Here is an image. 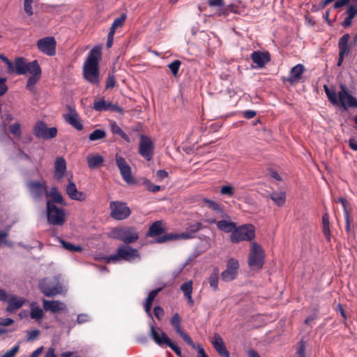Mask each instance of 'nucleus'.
<instances>
[{
    "label": "nucleus",
    "instance_id": "obj_1",
    "mask_svg": "<svg viewBox=\"0 0 357 357\" xmlns=\"http://www.w3.org/2000/svg\"><path fill=\"white\" fill-rule=\"evenodd\" d=\"M340 91L337 94L335 90L331 89L327 85L324 86V89L329 102L333 105H340L344 109L348 107L357 108V98L350 94L345 84L340 85Z\"/></svg>",
    "mask_w": 357,
    "mask_h": 357
},
{
    "label": "nucleus",
    "instance_id": "obj_47",
    "mask_svg": "<svg viewBox=\"0 0 357 357\" xmlns=\"http://www.w3.org/2000/svg\"><path fill=\"white\" fill-rule=\"evenodd\" d=\"M181 64V62L179 60H174L168 65V68L174 76L178 74Z\"/></svg>",
    "mask_w": 357,
    "mask_h": 357
},
{
    "label": "nucleus",
    "instance_id": "obj_58",
    "mask_svg": "<svg viewBox=\"0 0 357 357\" xmlns=\"http://www.w3.org/2000/svg\"><path fill=\"white\" fill-rule=\"evenodd\" d=\"M322 231L328 241H331L330 225H322Z\"/></svg>",
    "mask_w": 357,
    "mask_h": 357
},
{
    "label": "nucleus",
    "instance_id": "obj_50",
    "mask_svg": "<svg viewBox=\"0 0 357 357\" xmlns=\"http://www.w3.org/2000/svg\"><path fill=\"white\" fill-rule=\"evenodd\" d=\"M144 184L146 186L147 190L151 192H158L161 187L160 185L153 184L149 180L146 179L144 181Z\"/></svg>",
    "mask_w": 357,
    "mask_h": 357
},
{
    "label": "nucleus",
    "instance_id": "obj_25",
    "mask_svg": "<svg viewBox=\"0 0 357 357\" xmlns=\"http://www.w3.org/2000/svg\"><path fill=\"white\" fill-rule=\"evenodd\" d=\"M33 69L29 73L31 75L28 78L26 82V89L29 91H33L34 85L38 82L41 77L42 70L40 66H38L35 64L33 65Z\"/></svg>",
    "mask_w": 357,
    "mask_h": 357
},
{
    "label": "nucleus",
    "instance_id": "obj_5",
    "mask_svg": "<svg viewBox=\"0 0 357 357\" xmlns=\"http://www.w3.org/2000/svg\"><path fill=\"white\" fill-rule=\"evenodd\" d=\"M153 324V323L149 324V335L151 339L159 346L166 344L170 347L178 357H183L181 349L171 340L165 332L162 331L160 328L154 326Z\"/></svg>",
    "mask_w": 357,
    "mask_h": 357
},
{
    "label": "nucleus",
    "instance_id": "obj_53",
    "mask_svg": "<svg viewBox=\"0 0 357 357\" xmlns=\"http://www.w3.org/2000/svg\"><path fill=\"white\" fill-rule=\"evenodd\" d=\"M6 80L5 77H0V96H3L8 89L6 84Z\"/></svg>",
    "mask_w": 357,
    "mask_h": 357
},
{
    "label": "nucleus",
    "instance_id": "obj_28",
    "mask_svg": "<svg viewBox=\"0 0 357 357\" xmlns=\"http://www.w3.org/2000/svg\"><path fill=\"white\" fill-rule=\"evenodd\" d=\"M165 227L163 226L162 222L158 220L151 225L146 233V236L149 237H156V239L161 236V234L165 232ZM163 235H162V236Z\"/></svg>",
    "mask_w": 357,
    "mask_h": 357
},
{
    "label": "nucleus",
    "instance_id": "obj_14",
    "mask_svg": "<svg viewBox=\"0 0 357 357\" xmlns=\"http://www.w3.org/2000/svg\"><path fill=\"white\" fill-rule=\"evenodd\" d=\"M347 5V17L342 23L344 27L349 26L352 19L357 15V0H338L334 4V8H340Z\"/></svg>",
    "mask_w": 357,
    "mask_h": 357
},
{
    "label": "nucleus",
    "instance_id": "obj_8",
    "mask_svg": "<svg viewBox=\"0 0 357 357\" xmlns=\"http://www.w3.org/2000/svg\"><path fill=\"white\" fill-rule=\"evenodd\" d=\"M46 214L49 224L52 225H63L66 220L65 209L59 208L50 202H46Z\"/></svg>",
    "mask_w": 357,
    "mask_h": 357
},
{
    "label": "nucleus",
    "instance_id": "obj_27",
    "mask_svg": "<svg viewBox=\"0 0 357 357\" xmlns=\"http://www.w3.org/2000/svg\"><path fill=\"white\" fill-rule=\"evenodd\" d=\"M46 197L50 198V199H47V202H52V204L55 205L56 204H58L63 206L66 205L62 195L59 192L56 187H52L50 192L47 191Z\"/></svg>",
    "mask_w": 357,
    "mask_h": 357
},
{
    "label": "nucleus",
    "instance_id": "obj_54",
    "mask_svg": "<svg viewBox=\"0 0 357 357\" xmlns=\"http://www.w3.org/2000/svg\"><path fill=\"white\" fill-rule=\"evenodd\" d=\"M208 4L211 7H218L223 8L225 6L224 0H208Z\"/></svg>",
    "mask_w": 357,
    "mask_h": 357
},
{
    "label": "nucleus",
    "instance_id": "obj_15",
    "mask_svg": "<svg viewBox=\"0 0 357 357\" xmlns=\"http://www.w3.org/2000/svg\"><path fill=\"white\" fill-rule=\"evenodd\" d=\"M38 287L40 291L46 296L52 297L62 291L61 284L57 282L54 283L49 278H44L39 282Z\"/></svg>",
    "mask_w": 357,
    "mask_h": 357
},
{
    "label": "nucleus",
    "instance_id": "obj_38",
    "mask_svg": "<svg viewBox=\"0 0 357 357\" xmlns=\"http://www.w3.org/2000/svg\"><path fill=\"white\" fill-rule=\"evenodd\" d=\"M218 281H219V269L218 267H214L211 274L208 278V282L211 288L216 291L218 289Z\"/></svg>",
    "mask_w": 357,
    "mask_h": 357
},
{
    "label": "nucleus",
    "instance_id": "obj_19",
    "mask_svg": "<svg viewBox=\"0 0 357 357\" xmlns=\"http://www.w3.org/2000/svg\"><path fill=\"white\" fill-rule=\"evenodd\" d=\"M67 109L68 112L63 115V119L76 130H82L83 124L75 109L69 105H67Z\"/></svg>",
    "mask_w": 357,
    "mask_h": 357
},
{
    "label": "nucleus",
    "instance_id": "obj_10",
    "mask_svg": "<svg viewBox=\"0 0 357 357\" xmlns=\"http://www.w3.org/2000/svg\"><path fill=\"white\" fill-rule=\"evenodd\" d=\"M33 133L38 139L47 140L53 139L56 136L57 128L56 127L47 128L45 122L38 121L33 128Z\"/></svg>",
    "mask_w": 357,
    "mask_h": 357
},
{
    "label": "nucleus",
    "instance_id": "obj_41",
    "mask_svg": "<svg viewBox=\"0 0 357 357\" xmlns=\"http://www.w3.org/2000/svg\"><path fill=\"white\" fill-rule=\"evenodd\" d=\"M170 323L177 333L183 331L181 326V318L178 313L176 312L172 316Z\"/></svg>",
    "mask_w": 357,
    "mask_h": 357
},
{
    "label": "nucleus",
    "instance_id": "obj_17",
    "mask_svg": "<svg viewBox=\"0 0 357 357\" xmlns=\"http://www.w3.org/2000/svg\"><path fill=\"white\" fill-rule=\"evenodd\" d=\"M38 50L47 56L56 54V42L54 37L48 36L39 39L36 43Z\"/></svg>",
    "mask_w": 357,
    "mask_h": 357
},
{
    "label": "nucleus",
    "instance_id": "obj_24",
    "mask_svg": "<svg viewBox=\"0 0 357 357\" xmlns=\"http://www.w3.org/2000/svg\"><path fill=\"white\" fill-rule=\"evenodd\" d=\"M250 58L259 68H263L271 61V55L268 52L254 51Z\"/></svg>",
    "mask_w": 357,
    "mask_h": 357
},
{
    "label": "nucleus",
    "instance_id": "obj_59",
    "mask_svg": "<svg viewBox=\"0 0 357 357\" xmlns=\"http://www.w3.org/2000/svg\"><path fill=\"white\" fill-rule=\"evenodd\" d=\"M155 317L159 320L164 315V310L160 306H155L153 309Z\"/></svg>",
    "mask_w": 357,
    "mask_h": 357
},
{
    "label": "nucleus",
    "instance_id": "obj_56",
    "mask_svg": "<svg viewBox=\"0 0 357 357\" xmlns=\"http://www.w3.org/2000/svg\"><path fill=\"white\" fill-rule=\"evenodd\" d=\"M168 176V173L164 169H159L155 174L156 181H161Z\"/></svg>",
    "mask_w": 357,
    "mask_h": 357
},
{
    "label": "nucleus",
    "instance_id": "obj_21",
    "mask_svg": "<svg viewBox=\"0 0 357 357\" xmlns=\"http://www.w3.org/2000/svg\"><path fill=\"white\" fill-rule=\"evenodd\" d=\"M192 238H194V236L191 235L188 231L185 230L181 234H165L162 236H159L157 239H155V242L158 243H163L170 241H175L178 239H190Z\"/></svg>",
    "mask_w": 357,
    "mask_h": 357
},
{
    "label": "nucleus",
    "instance_id": "obj_39",
    "mask_svg": "<svg viewBox=\"0 0 357 357\" xmlns=\"http://www.w3.org/2000/svg\"><path fill=\"white\" fill-rule=\"evenodd\" d=\"M44 313L43 310L37 305L36 303L31 304L30 317L33 319L40 321L43 318Z\"/></svg>",
    "mask_w": 357,
    "mask_h": 357
},
{
    "label": "nucleus",
    "instance_id": "obj_7",
    "mask_svg": "<svg viewBox=\"0 0 357 357\" xmlns=\"http://www.w3.org/2000/svg\"><path fill=\"white\" fill-rule=\"evenodd\" d=\"M265 262L264 251L258 243L252 242L248 257V266L252 270H260Z\"/></svg>",
    "mask_w": 357,
    "mask_h": 357
},
{
    "label": "nucleus",
    "instance_id": "obj_64",
    "mask_svg": "<svg viewBox=\"0 0 357 357\" xmlns=\"http://www.w3.org/2000/svg\"><path fill=\"white\" fill-rule=\"evenodd\" d=\"M196 349H197V357H208L201 344H197Z\"/></svg>",
    "mask_w": 357,
    "mask_h": 357
},
{
    "label": "nucleus",
    "instance_id": "obj_31",
    "mask_svg": "<svg viewBox=\"0 0 357 357\" xmlns=\"http://www.w3.org/2000/svg\"><path fill=\"white\" fill-rule=\"evenodd\" d=\"M26 299L23 298H17L15 295H12L7 301L8 306L6 311L8 312H13L14 311L20 309L25 303Z\"/></svg>",
    "mask_w": 357,
    "mask_h": 357
},
{
    "label": "nucleus",
    "instance_id": "obj_13",
    "mask_svg": "<svg viewBox=\"0 0 357 357\" xmlns=\"http://www.w3.org/2000/svg\"><path fill=\"white\" fill-rule=\"evenodd\" d=\"M37 66L39 65L37 60H33L31 62H27L26 59L24 57L18 56L15 59L13 62V69L8 71L9 74L15 73L18 75H26L33 69V65Z\"/></svg>",
    "mask_w": 357,
    "mask_h": 357
},
{
    "label": "nucleus",
    "instance_id": "obj_16",
    "mask_svg": "<svg viewBox=\"0 0 357 357\" xmlns=\"http://www.w3.org/2000/svg\"><path fill=\"white\" fill-rule=\"evenodd\" d=\"M239 270L238 261L234 258H229L226 264V269L221 273V280L229 282L236 279Z\"/></svg>",
    "mask_w": 357,
    "mask_h": 357
},
{
    "label": "nucleus",
    "instance_id": "obj_57",
    "mask_svg": "<svg viewBox=\"0 0 357 357\" xmlns=\"http://www.w3.org/2000/svg\"><path fill=\"white\" fill-rule=\"evenodd\" d=\"M8 233L6 231H0V246L2 245H11V243L6 240Z\"/></svg>",
    "mask_w": 357,
    "mask_h": 357
},
{
    "label": "nucleus",
    "instance_id": "obj_46",
    "mask_svg": "<svg viewBox=\"0 0 357 357\" xmlns=\"http://www.w3.org/2000/svg\"><path fill=\"white\" fill-rule=\"evenodd\" d=\"M202 223L199 222H197L195 224L189 225L186 230L190 232L191 235H192L194 237L195 236L196 233H197L202 228Z\"/></svg>",
    "mask_w": 357,
    "mask_h": 357
},
{
    "label": "nucleus",
    "instance_id": "obj_3",
    "mask_svg": "<svg viewBox=\"0 0 357 357\" xmlns=\"http://www.w3.org/2000/svg\"><path fill=\"white\" fill-rule=\"evenodd\" d=\"M135 259H140L139 250L126 244L119 246L115 254L105 257L107 263H116L121 260L131 262Z\"/></svg>",
    "mask_w": 357,
    "mask_h": 357
},
{
    "label": "nucleus",
    "instance_id": "obj_22",
    "mask_svg": "<svg viewBox=\"0 0 357 357\" xmlns=\"http://www.w3.org/2000/svg\"><path fill=\"white\" fill-rule=\"evenodd\" d=\"M66 192L69 198L73 200L84 202L86 199V195L84 192L77 190L75 183L73 181L68 182Z\"/></svg>",
    "mask_w": 357,
    "mask_h": 357
},
{
    "label": "nucleus",
    "instance_id": "obj_37",
    "mask_svg": "<svg viewBox=\"0 0 357 357\" xmlns=\"http://www.w3.org/2000/svg\"><path fill=\"white\" fill-rule=\"evenodd\" d=\"M204 202L205 204H206L207 206L209 208L212 209L213 211H215L218 213H220V217H227L228 219H229V217L225 213V211L222 209V208L220 207V204L218 202L207 198H204Z\"/></svg>",
    "mask_w": 357,
    "mask_h": 357
},
{
    "label": "nucleus",
    "instance_id": "obj_12",
    "mask_svg": "<svg viewBox=\"0 0 357 357\" xmlns=\"http://www.w3.org/2000/svg\"><path fill=\"white\" fill-rule=\"evenodd\" d=\"M115 162L123 180L130 185L136 184L137 180L132 176L131 167L126 159L120 155L116 154Z\"/></svg>",
    "mask_w": 357,
    "mask_h": 357
},
{
    "label": "nucleus",
    "instance_id": "obj_55",
    "mask_svg": "<svg viewBox=\"0 0 357 357\" xmlns=\"http://www.w3.org/2000/svg\"><path fill=\"white\" fill-rule=\"evenodd\" d=\"M40 335V331L38 329H34L30 331H27V341H31L36 339Z\"/></svg>",
    "mask_w": 357,
    "mask_h": 357
},
{
    "label": "nucleus",
    "instance_id": "obj_18",
    "mask_svg": "<svg viewBox=\"0 0 357 357\" xmlns=\"http://www.w3.org/2000/svg\"><path fill=\"white\" fill-rule=\"evenodd\" d=\"M154 146L150 137L142 135L139 146V153L147 161H150L153 155Z\"/></svg>",
    "mask_w": 357,
    "mask_h": 357
},
{
    "label": "nucleus",
    "instance_id": "obj_34",
    "mask_svg": "<svg viewBox=\"0 0 357 357\" xmlns=\"http://www.w3.org/2000/svg\"><path fill=\"white\" fill-rule=\"evenodd\" d=\"M181 289L183 292L184 296L187 298L188 303L190 305H194V301L192 297V281L189 280L185 282L181 286Z\"/></svg>",
    "mask_w": 357,
    "mask_h": 357
},
{
    "label": "nucleus",
    "instance_id": "obj_60",
    "mask_svg": "<svg viewBox=\"0 0 357 357\" xmlns=\"http://www.w3.org/2000/svg\"><path fill=\"white\" fill-rule=\"evenodd\" d=\"M0 59L6 64L7 71H10L11 69H13V62L10 61L6 56L0 54Z\"/></svg>",
    "mask_w": 357,
    "mask_h": 357
},
{
    "label": "nucleus",
    "instance_id": "obj_61",
    "mask_svg": "<svg viewBox=\"0 0 357 357\" xmlns=\"http://www.w3.org/2000/svg\"><path fill=\"white\" fill-rule=\"evenodd\" d=\"M18 350H19V346L15 345L12 349L7 351L3 355L6 357H13L16 354V353L18 351Z\"/></svg>",
    "mask_w": 357,
    "mask_h": 357
},
{
    "label": "nucleus",
    "instance_id": "obj_52",
    "mask_svg": "<svg viewBox=\"0 0 357 357\" xmlns=\"http://www.w3.org/2000/svg\"><path fill=\"white\" fill-rule=\"evenodd\" d=\"M126 19V14H122L119 17H117L114 20L112 24H114L116 28L121 27L124 24Z\"/></svg>",
    "mask_w": 357,
    "mask_h": 357
},
{
    "label": "nucleus",
    "instance_id": "obj_9",
    "mask_svg": "<svg viewBox=\"0 0 357 357\" xmlns=\"http://www.w3.org/2000/svg\"><path fill=\"white\" fill-rule=\"evenodd\" d=\"M110 217L116 220L127 219L131 214L130 208L126 202L112 201L109 203Z\"/></svg>",
    "mask_w": 357,
    "mask_h": 357
},
{
    "label": "nucleus",
    "instance_id": "obj_4",
    "mask_svg": "<svg viewBox=\"0 0 357 357\" xmlns=\"http://www.w3.org/2000/svg\"><path fill=\"white\" fill-rule=\"evenodd\" d=\"M109 237L129 245L135 243L139 239V234L137 228L133 226H121L114 228Z\"/></svg>",
    "mask_w": 357,
    "mask_h": 357
},
{
    "label": "nucleus",
    "instance_id": "obj_33",
    "mask_svg": "<svg viewBox=\"0 0 357 357\" xmlns=\"http://www.w3.org/2000/svg\"><path fill=\"white\" fill-rule=\"evenodd\" d=\"M350 39V35L349 33L344 34L338 42L339 54L342 55H347L349 53L350 47L349 45V41Z\"/></svg>",
    "mask_w": 357,
    "mask_h": 357
},
{
    "label": "nucleus",
    "instance_id": "obj_45",
    "mask_svg": "<svg viewBox=\"0 0 357 357\" xmlns=\"http://www.w3.org/2000/svg\"><path fill=\"white\" fill-rule=\"evenodd\" d=\"M178 334L181 336L183 340L192 348L195 349L197 347V344L194 343L190 335H188L183 330L178 333Z\"/></svg>",
    "mask_w": 357,
    "mask_h": 357
},
{
    "label": "nucleus",
    "instance_id": "obj_35",
    "mask_svg": "<svg viewBox=\"0 0 357 357\" xmlns=\"http://www.w3.org/2000/svg\"><path fill=\"white\" fill-rule=\"evenodd\" d=\"M87 165L90 169H96L103 163V157L100 155H89L86 158Z\"/></svg>",
    "mask_w": 357,
    "mask_h": 357
},
{
    "label": "nucleus",
    "instance_id": "obj_42",
    "mask_svg": "<svg viewBox=\"0 0 357 357\" xmlns=\"http://www.w3.org/2000/svg\"><path fill=\"white\" fill-rule=\"evenodd\" d=\"M60 243L61 244L62 247L66 249V250L70 251V252H81L82 250V248L80 245H75L70 242L66 241L64 240L61 239L59 241Z\"/></svg>",
    "mask_w": 357,
    "mask_h": 357
},
{
    "label": "nucleus",
    "instance_id": "obj_32",
    "mask_svg": "<svg viewBox=\"0 0 357 357\" xmlns=\"http://www.w3.org/2000/svg\"><path fill=\"white\" fill-rule=\"evenodd\" d=\"M305 67L303 64L298 63L294 66L290 70V75L287 78L289 82L293 83L296 80L301 78L302 74L304 73Z\"/></svg>",
    "mask_w": 357,
    "mask_h": 357
},
{
    "label": "nucleus",
    "instance_id": "obj_2",
    "mask_svg": "<svg viewBox=\"0 0 357 357\" xmlns=\"http://www.w3.org/2000/svg\"><path fill=\"white\" fill-rule=\"evenodd\" d=\"M100 58V50L98 48L93 47L89 52L83 66V74L85 79L94 85L98 84L100 82L98 61Z\"/></svg>",
    "mask_w": 357,
    "mask_h": 357
},
{
    "label": "nucleus",
    "instance_id": "obj_63",
    "mask_svg": "<svg viewBox=\"0 0 357 357\" xmlns=\"http://www.w3.org/2000/svg\"><path fill=\"white\" fill-rule=\"evenodd\" d=\"M89 320V316L86 314H79L77 316V324H84L85 322H87Z\"/></svg>",
    "mask_w": 357,
    "mask_h": 357
},
{
    "label": "nucleus",
    "instance_id": "obj_51",
    "mask_svg": "<svg viewBox=\"0 0 357 357\" xmlns=\"http://www.w3.org/2000/svg\"><path fill=\"white\" fill-rule=\"evenodd\" d=\"M297 357H306L305 356V344L302 340L299 342L298 347L296 351Z\"/></svg>",
    "mask_w": 357,
    "mask_h": 357
},
{
    "label": "nucleus",
    "instance_id": "obj_29",
    "mask_svg": "<svg viewBox=\"0 0 357 357\" xmlns=\"http://www.w3.org/2000/svg\"><path fill=\"white\" fill-rule=\"evenodd\" d=\"M66 171V162L63 157H57L54 162V178L61 179Z\"/></svg>",
    "mask_w": 357,
    "mask_h": 357
},
{
    "label": "nucleus",
    "instance_id": "obj_49",
    "mask_svg": "<svg viewBox=\"0 0 357 357\" xmlns=\"http://www.w3.org/2000/svg\"><path fill=\"white\" fill-rule=\"evenodd\" d=\"M220 193L221 195H227L228 197H231L234 195V190L231 185H223L220 189Z\"/></svg>",
    "mask_w": 357,
    "mask_h": 357
},
{
    "label": "nucleus",
    "instance_id": "obj_30",
    "mask_svg": "<svg viewBox=\"0 0 357 357\" xmlns=\"http://www.w3.org/2000/svg\"><path fill=\"white\" fill-rule=\"evenodd\" d=\"M43 308L46 311L58 312L66 310V305L59 301H47L43 299Z\"/></svg>",
    "mask_w": 357,
    "mask_h": 357
},
{
    "label": "nucleus",
    "instance_id": "obj_6",
    "mask_svg": "<svg viewBox=\"0 0 357 357\" xmlns=\"http://www.w3.org/2000/svg\"><path fill=\"white\" fill-rule=\"evenodd\" d=\"M255 238V227L252 224H245L238 227L230 234V241L232 243L241 241H252Z\"/></svg>",
    "mask_w": 357,
    "mask_h": 357
},
{
    "label": "nucleus",
    "instance_id": "obj_40",
    "mask_svg": "<svg viewBox=\"0 0 357 357\" xmlns=\"http://www.w3.org/2000/svg\"><path fill=\"white\" fill-rule=\"evenodd\" d=\"M111 131L113 134L119 135L127 142H130V139L127 134L116 124V122L111 123Z\"/></svg>",
    "mask_w": 357,
    "mask_h": 357
},
{
    "label": "nucleus",
    "instance_id": "obj_43",
    "mask_svg": "<svg viewBox=\"0 0 357 357\" xmlns=\"http://www.w3.org/2000/svg\"><path fill=\"white\" fill-rule=\"evenodd\" d=\"M106 137V132L104 130L96 129L93 130L89 136L90 141H97L104 139Z\"/></svg>",
    "mask_w": 357,
    "mask_h": 357
},
{
    "label": "nucleus",
    "instance_id": "obj_11",
    "mask_svg": "<svg viewBox=\"0 0 357 357\" xmlns=\"http://www.w3.org/2000/svg\"><path fill=\"white\" fill-rule=\"evenodd\" d=\"M26 185L34 202H39L42 200L43 196L46 197L47 185L45 181H29Z\"/></svg>",
    "mask_w": 357,
    "mask_h": 357
},
{
    "label": "nucleus",
    "instance_id": "obj_48",
    "mask_svg": "<svg viewBox=\"0 0 357 357\" xmlns=\"http://www.w3.org/2000/svg\"><path fill=\"white\" fill-rule=\"evenodd\" d=\"M162 290V287H159L158 289L151 291L145 301V303L153 304V301L155 299V296Z\"/></svg>",
    "mask_w": 357,
    "mask_h": 357
},
{
    "label": "nucleus",
    "instance_id": "obj_36",
    "mask_svg": "<svg viewBox=\"0 0 357 357\" xmlns=\"http://www.w3.org/2000/svg\"><path fill=\"white\" fill-rule=\"evenodd\" d=\"M270 198L279 207H282L286 202V193L284 192L273 191L269 194Z\"/></svg>",
    "mask_w": 357,
    "mask_h": 357
},
{
    "label": "nucleus",
    "instance_id": "obj_62",
    "mask_svg": "<svg viewBox=\"0 0 357 357\" xmlns=\"http://www.w3.org/2000/svg\"><path fill=\"white\" fill-rule=\"evenodd\" d=\"M115 84H116L115 77L113 75H109V77H107V79L105 88L106 89L112 88L115 86Z\"/></svg>",
    "mask_w": 357,
    "mask_h": 357
},
{
    "label": "nucleus",
    "instance_id": "obj_26",
    "mask_svg": "<svg viewBox=\"0 0 357 357\" xmlns=\"http://www.w3.org/2000/svg\"><path fill=\"white\" fill-rule=\"evenodd\" d=\"M210 223H214L216 225L217 228L225 233H232L234 229L236 228V223L227 220H218L215 219H211L209 220Z\"/></svg>",
    "mask_w": 357,
    "mask_h": 357
},
{
    "label": "nucleus",
    "instance_id": "obj_20",
    "mask_svg": "<svg viewBox=\"0 0 357 357\" xmlns=\"http://www.w3.org/2000/svg\"><path fill=\"white\" fill-rule=\"evenodd\" d=\"M93 109L96 111L101 112V111H109V112H116L120 114L123 113V109L122 107H119L117 105L113 104L112 102H107L104 98H101L98 100H96L93 102Z\"/></svg>",
    "mask_w": 357,
    "mask_h": 357
},
{
    "label": "nucleus",
    "instance_id": "obj_44",
    "mask_svg": "<svg viewBox=\"0 0 357 357\" xmlns=\"http://www.w3.org/2000/svg\"><path fill=\"white\" fill-rule=\"evenodd\" d=\"M9 131L11 134L17 137H20L22 135L21 125L18 122H15L9 127Z\"/></svg>",
    "mask_w": 357,
    "mask_h": 357
},
{
    "label": "nucleus",
    "instance_id": "obj_23",
    "mask_svg": "<svg viewBox=\"0 0 357 357\" xmlns=\"http://www.w3.org/2000/svg\"><path fill=\"white\" fill-rule=\"evenodd\" d=\"M211 343L220 356L222 357L230 356V354L225 347L223 339L219 334L215 333L214 335L213 339L211 340Z\"/></svg>",
    "mask_w": 357,
    "mask_h": 357
}]
</instances>
